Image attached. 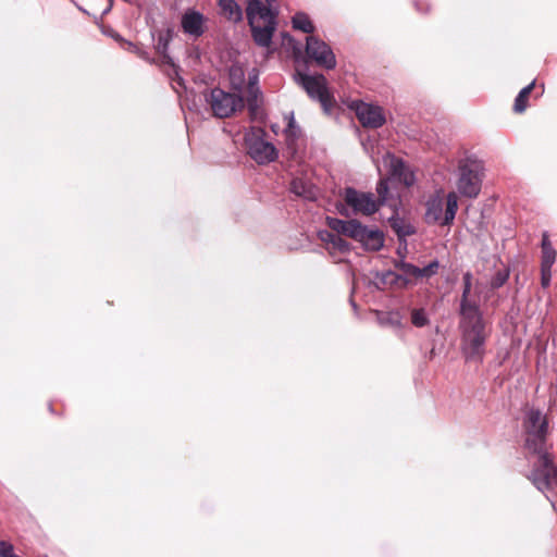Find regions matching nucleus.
I'll return each mask as SVG.
<instances>
[{
    "label": "nucleus",
    "instance_id": "nucleus-46",
    "mask_svg": "<svg viewBox=\"0 0 557 557\" xmlns=\"http://www.w3.org/2000/svg\"><path fill=\"white\" fill-rule=\"evenodd\" d=\"M76 7H77V9H78L79 11H82L83 13L88 14V12H87L84 8H82L81 5L76 4Z\"/></svg>",
    "mask_w": 557,
    "mask_h": 557
},
{
    "label": "nucleus",
    "instance_id": "nucleus-22",
    "mask_svg": "<svg viewBox=\"0 0 557 557\" xmlns=\"http://www.w3.org/2000/svg\"><path fill=\"white\" fill-rule=\"evenodd\" d=\"M319 237L322 242L331 245L333 249L337 250L341 253H348L351 250V245L346 239L342 237V235L334 234L329 231H321L319 233Z\"/></svg>",
    "mask_w": 557,
    "mask_h": 557
},
{
    "label": "nucleus",
    "instance_id": "nucleus-43",
    "mask_svg": "<svg viewBox=\"0 0 557 557\" xmlns=\"http://www.w3.org/2000/svg\"><path fill=\"white\" fill-rule=\"evenodd\" d=\"M113 3H114V0H108V5L103 9V11L101 13V17L107 15L109 12H111V10L113 8Z\"/></svg>",
    "mask_w": 557,
    "mask_h": 557
},
{
    "label": "nucleus",
    "instance_id": "nucleus-4",
    "mask_svg": "<svg viewBox=\"0 0 557 557\" xmlns=\"http://www.w3.org/2000/svg\"><path fill=\"white\" fill-rule=\"evenodd\" d=\"M458 210V197L456 193L450 191L444 199L431 196L425 202L424 221L426 224H440L442 226H450L454 223Z\"/></svg>",
    "mask_w": 557,
    "mask_h": 557
},
{
    "label": "nucleus",
    "instance_id": "nucleus-41",
    "mask_svg": "<svg viewBox=\"0 0 557 557\" xmlns=\"http://www.w3.org/2000/svg\"><path fill=\"white\" fill-rule=\"evenodd\" d=\"M413 4L418 12L426 13L429 11V4L424 0H414Z\"/></svg>",
    "mask_w": 557,
    "mask_h": 557
},
{
    "label": "nucleus",
    "instance_id": "nucleus-6",
    "mask_svg": "<svg viewBox=\"0 0 557 557\" xmlns=\"http://www.w3.org/2000/svg\"><path fill=\"white\" fill-rule=\"evenodd\" d=\"M264 136L265 131L261 127H250L244 136L247 154L260 165L274 162L278 158V150Z\"/></svg>",
    "mask_w": 557,
    "mask_h": 557
},
{
    "label": "nucleus",
    "instance_id": "nucleus-37",
    "mask_svg": "<svg viewBox=\"0 0 557 557\" xmlns=\"http://www.w3.org/2000/svg\"><path fill=\"white\" fill-rule=\"evenodd\" d=\"M401 317L398 312L391 311L386 312L383 318H381V322L384 324H391L394 326L400 325Z\"/></svg>",
    "mask_w": 557,
    "mask_h": 557
},
{
    "label": "nucleus",
    "instance_id": "nucleus-24",
    "mask_svg": "<svg viewBox=\"0 0 557 557\" xmlns=\"http://www.w3.org/2000/svg\"><path fill=\"white\" fill-rule=\"evenodd\" d=\"M219 7L228 21L238 23L243 20L242 8L235 0H219Z\"/></svg>",
    "mask_w": 557,
    "mask_h": 557
},
{
    "label": "nucleus",
    "instance_id": "nucleus-49",
    "mask_svg": "<svg viewBox=\"0 0 557 557\" xmlns=\"http://www.w3.org/2000/svg\"><path fill=\"white\" fill-rule=\"evenodd\" d=\"M72 2H74V0H71Z\"/></svg>",
    "mask_w": 557,
    "mask_h": 557
},
{
    "label": "nucleus",
    "instance_id": "nucleus-27",
    "mask_svg": "<svg viewBox=\"0 0 557 557\" xmlns=\"http://www.w3.org/2000/svg\"><path fill=\"white\" fill-rule=\"evenodd\" d=\"M543 421H547L546 417L542 416V412L540 409L531 408L527 411L524 421H523V429L525 433H529L531 431L535 432Z\"/></svg>",
    "mask_w": 557,
    "mask_h": 557
},
{
    "label": "nucleus",
    "instance_id": "nucleus-21",
    "mask_svg": "<svg viewBox=\"0 0 557 557\" xmlns=\"http://www.w3.org/2000/svg\"><path fill=\"white\" fill-rule=\"evenodd\" d=\"M289 191L306 200H315L317 190L312 183L301 177H294L289 184Z\"/></svg>",
    "mask_w": 557,
    "mask_h": 557
},
{
    "label": "nucleus",
    "instance_id": "nucleus-45",
    "mask_svg": "<svg viewBox=\"0 0 557 557\" xmlns=\"http://www.w3.org/2000/svg\"><path fill=\"white\" fill-rule=\"evenodd\" d=\"M300 52H301L300 47H294V53H295V54H298V53H300Z\"/></svg>",
    "mask_w": 557,
    "mask_h": 557
},
{
    "label": "nucleus",
    "instance_id": "nucleus-15",
    "mask_svg": "<svg viewBox=\"0 0 557 557\" xmlns=\"http://www.w3.org/2000/svg\"><path fill=\"white\" fill-rule=\"evenodd\" d=\"M473 275L467 271L462 275V294L459 300L458 315L481 312L479 302L470 298Z\"/></svg>",
    "mask_w": 557,
    "mask_h": 557
},
{
    "label": "nucleus",
    "instance_id": "nucleus-31",
    "mask_svg": "<svg viewBox=\"0 0 557 557\" xmlns=\"http://www.w3.org/2000/svg\"><path fill=\"white\" fill-rule=\"evenodd\" d=\"M393 264L396 269L401 271L400 275H405L408 277L411 282V278H420V268L417 267L413 263L407 262L406 260H393Z\"/></svg>",
    "mask_w": 557,
    "mask_h": 557
},
{
    "label": "nucleus",
    "instance_id": "nucleus-1",
    "mask_svg": "<svg viewBox=\"0 0 557 557\" xmlns=\"http://www.w3.org/2000/svg\"><path fill=\"white\" fill-rule=\"evenodd\" d=\"M548 421L540 423L535 432L525 433L524 447L536 456L531 471L525 475L540 492L553 491L557 487V466L553 454L547 451Z\"/></svg>",
    "mask_w": 557,
    "mask_h": 557
},
{
    "label": "nucleus",
    "instance_id": "nucleus-11",
    "mask_svg": "<svg viewBox=\"0 0 557 557\" xmlns=\"http://www.w3.org/2000/svg\"><path fill=\"white\" fill-rule=\"evenodd\" d=\"M358 121L363 127L380 128L386 123L383 109L379 106L363 102L362 100H354L350 104Z\"/></svg>",
    "mask_w": 557,
    "mask_h": 557
},
{
    "label": "nucleus",
    "instance_id": "nucleus-25",
    "mask_svg": "<svg viewBox=\"0 0 557 557\" xmlns=\"http://www.w3.org/2000/svg\"><path fill=\"white\" fill-rule=\"evenodd\" d=\"M541 248H542L541 267L542 268H553V265L556 261V250L553 247L547 233H544L542 236Z\"/></svg>",
    "mask_w": 557,
    "mask_h": 557
},
{
    "label": "nucleus",
    "instance_id": "nucleus-29",
    "mask_svg": "<svg viewBox=\"0 0 557 557\" xmlns=\"http://www.w3.org/2000/svg\"><path fill=\"white\" fill-rule=\"evenodd\" d=\"M175 30L172 26L158 30L156 50L158 53L169 51L170 42L173 40Z\"/></svg>",
    "mask_w": 557,
    "mask_h": 557
},
{
    "label": "nucleus",
    "instance_id": "nucleus-3",
    "mask_svg": "<svg viewBox=\"0 0 557 557\" xmlns=\"http://www.w3.org/2000/svg\"><path fill=\"white\" fill-rule=\"evenodd\" d=\"M206 102L210 106L213 116L226 119L245 108V98L240 92H228L220 87H213L203 92Z\"/></svg>",
    "mask_w": 557,
    "mask_h": 557
},
{
    "label": "nucleus",
    "instance_id": "nucleus-36",
    "mask_svg": "<svg viewBox=\"0 0 557 557\" xmlns=\"http://www.w3.org/2000/svg\"><path fill=\"white\" fill-rule=\"evenodd\" d=\"M159 54L161 55L162 63H163L164 65H169V66H171V67L174 70L175 74H176V75H178V72H177L178 66L174 63V60H173V59H172V57L169 54V51H166V52H161V53H159ZM177 83H178L180 85H183V84H184V79H183L181 76H177Z\"/></svg>",
    "mask_w": 557,
    "mask_h": 557
},
{
    "label": "nucleus",
    "instance_id": "nucleus-2",
    "mask_svg": "<svg viewBox=\"0 0 557 557\" xmlns=\"http://www.w3.org/2000/svg\"><path fill=\"white\" fill-rule=\"evenodd\" d=\"M460 351L466 362L482 363L486 354V344L492 335V326L485 320L483 311L458 315Z\"/></svg>",
    "mask_w": 557,
    "mask_h": 557
},
{
    "label": "nucleus",
    "instance_id": "nucleus-40",
    "mask_svg": "<svg viewBox=\"0 0 557 557\" xmlns=\"http://www.w3.org/2000/svg\"><path fill=\"white\" fill-rule=\"evenodd\" d=\"M407 238L398 239V247L396 249V255L399 257L397 260H406L407 255Z\"/></svg>",
    "mask_w": 557,
    "mask_h": 557
},
{
    "label": "nucleus",
    "instance_id": "nucleus-33",
    "mask_svg": "<svg viewBox=\"0 0 557 557\" xmlns=\"http://www.w3.org/2000/svg\"><path fill=\"white\" fill-rule=\"evenodd\" d=\"M509 275H510V270L508 268L497 270L494 273V275L491 277V281H490L491 289L495 290V289L503 287L507 283Z\"/></svg>",
    "mask_w": 557,
    "mask_h": 557
},
{
    "label": "nucleus",
    "instance_id": "nucleus-8",
    "mask_svg": "<svg viewBox=\"0 0 557 557\" xmlns=\"http://www.w3.org/2000/svg\"><path fill=\"white\" fill-rule=\"evenodd\" d=\"M305 52L307 59L320 67L325 70H334L336 67V57L332 48L314 35L306 38Z\"/></svg>",
    "mask_w": 557,
    "mask_h": 557
},
{
    "label": "nucleus",
    "instance_id": "nucleus-30",
    "mask_svg": "<svg viewBox=\"0 0 557 557\" xmlns=\"http://www.w3.org/2000/svg\"><path fill=\"white\" fill-rule=\"evenodd\" d=\"M535 86V81L523 87L517 95L513 103V111L516 113H522L528 107V99Z\"/></svg>",
    "mask_w": 557,
    "mask_h": 557
},
{
    "label": "nucleus",
    "instance_id": "nucleus-44",
    "mask_svg": "<svg viewBox=\"0 0 557 557\" xmlns=\"http://www.w3.org/2000/svg\"><path fill=\"white\" fill-rule=\"evenodd\" d=\"M350 305L352 306V308L356 310L357 309V304L355 302V300L350 297Z\"/></svg>",
    "mask_w": 557,
    "mask_h": 557
},
{
    "label": "nucleus",
    "instance_id": "nucleus-38",
    "mask_svg": "<svg viewBox=\"0 0 557 557\" xmlns=\"http://www.w3.org/2000/svg\"><path fill=\"white\" fill-rule=\"evenodd\" d=\"M0 556L1 557H20L14 553V547L11 543L1 541L0 542Z\"/></svg>",
    "mask_w": 557,
    "mask_h": 557
},
{
    "label": "nucleus",
    "instance_id": "nucleus-35",
    "mask_svg": "<svg viewBox=\"0 0 557 557\" xmlns=\"http://www.w3.org/2000/svg\"><path fill=\"white\" fill-rule=\"evenodd\" d=\"M440 262L437 259L432 260L429 264H426L424 268H420V278L422 277H432L435 275L438 271Z\"/></svg>",
    "mask_w": 557,
    "mask_h": 557
},
{
    "label": "nucleus",
    "instance_id": "nucleus-10",
    "mask_svg": "<svg viewBox=\"0 0 557 557\" xmlns=\"http://www.w3.org/2000/svg\"><path fill=\"white\" fill-rule=\"evenodd\" d=\"M344 201L354 214L372 215L379 211L377 201L372 193H366L348 186L344 189Z\"/></svg>",
    "mask_w": 557,
    "mask_h": 557
},
{
    "label": "nucleus",
    "instance_id": "nucleus-5",
    "mask_svg": "<svg viewBox=\"0 0 557 557\" xmlns=\"http://www.w3.org/2000/svg\"><path fill=\"white\" fill-rule=\"evenodd\" d=\"M296 82L305 89L310 99L319 101L323 111L330 114L335 106V98L327 87V81L321 73L308 74L297 72Z\"/></svg>",
    "mask_w": 557,
    "mask_h": 557
},
{
    "label": "nucleus",
    "instance_id": "nucleus-16",
    "mask_svg": "<svg viewBox=\"0 0 557 557\" xmlns=\"http://www.w3.org/2000/svg\"><path fill=\"white\" fill-rule=\"evenodd\" d=\"M259 83V73L256 69L248 76V86H247V98L245 101V106H247L249 115L253 119L257 116L260 102L259 98L262 97V92L258 85Z\"/></svg>",
    "mask_w": 557,
    "mask_h": 557
},
{
    "label": "nucleus",
    "instance_id": "nucleus-32",
    "mask_svg": "<svg viewBox=\"0 0 557 557\" xmlns=\"http://www.w3.org/2000/svg\"><path fill=\"white\" fill-rule=\"evenodd\" d=\"M388 182H389V177H382L379 180L377 184H376V194H377V198H375V201H377V207L379 209L386 205L388 199H389V185H388Z\"/></svg>",
    "mask_w": 557,
    "mask_h": 557
},
{
    "label": "nucleus",
    "instance_id": "nucleus-14",
    "mask_svg": "<svg viewBox=\"0 0 557 557\" xmlns=\"http://www.w3.org/2000/svg\"><path fill=\"white\" fill-rule=\"evenodd\" d=\"M206 16L194 8H188L182 14L181 27L184 34L199 38L206 33Z\"/></svg>",
    "mask_w": 557,
    "mask_h": 557
},
{
    "label": "nucleus",
    "instance_id": "nucleus-13",
    "mask_svg": "<svg viewBox=\"0 0 557 557\" xmlns=\"http://www.w3.org/2000/svg\"><path fill=\"white\" fill-rule=\"evenodd\" d=\"M275 0H249L246 8L248 25L256 22V17L264 22L277 21L278 9L274 7Z\"/></svg>",
    "mask_w": 557,
    "mask_h": 557
},
{
    "label": "nucleus",
    "instance_id": "nucleus-42",
    "mask_svg": "<svg viewBox=\"0 0 557 557\" xmlns=\"http://www.w3.org/2000/svg\"><path fill=\"white\" fill-rule=\"evenodd\" d=\"M337 211L341 215L345 216V218H349L350 216V211H349V207L345 203V205H337Z\"/></svg>",
    "mask_w": 557,
    "mask_h": 557
},
{
    "label": "nucleus",
    "instance_id": "nucleus-7",
    "mask_svg": "<svg viewBox=\"0 0 557 557\" xmlns=\"http://www.w3.org/2000/svg\"><path fill=\"white\" fill-rule=\"evenodd\" d=\"M459 176L457 189L462 197L476 198L481 191L483 181V165L480 161L467 158L458 165Z\"/></svg>",
    "mask_w": 557,
    "mask_h": 557
},
{
    "label": "nucleus",
    "instance_id": "nucleus-26",
    "mask_svg": "<svg viewBox=\"0 0 557 557\" xmlns=\"http://www.w3.org/2000/svg\"><path fill=\"white\" fill-rule=\"evenodd\" d=\"M292 26L294 29L306 33L309 36H311L315 30V27L312 21L310 20L309 15L302 11L296 12L293 15Z\"/></svg>",
    "mask_w": 557,
    "mask_h": 557
},
{
    "label": "nucleus",
    "instance_id": "nucleus-12",
    "mask_svg": "<svg viewBox=\"0 0 557 557\" xmlns=\"http://www.w3.org/2000/svg\"><path fill=\"white\" fill-rule=\"evenodd\" d=\"M383 161L385 165L388 168V177L397 180L399 183L404 184L407 187H411L416 183L414 172L410 169L407 162L394 154L393 152L387 151L383 157Z\"/></svg>",
    "mask_w": 557,
    "mask_h": 557
},
{
    "label": "nucleus",
    "instance_id": "nucleus-20",
    "mask_svg": "<svg viewBox=\"0 0 557 557\" xmlns=\"http://www.w3.org/2000/svg\"><path fill=\"white\" fill-rule=\"evenodd\" d=\"M373 284L376 289H383L386 285L406 288L411 285L412 282L405 275H400L393 270H386L383 272H376Z\"/></svg>",
    "mask_w": 557,
    "mask_h": 557
},
{
    "label": "nucleus",
    "instance_id": "nucleus-48",
    "mask_svg": "<svg viewBox=\"0 0 557 557\" xmlns=\"http://www.w3.org/2000/svg\"><path fill=\"white\" fill-rule=\"evenodd\" d=\"M49 411L53 413V406L51 404L49 405Z\"/></svg>",
    "mask_w": 557,
    "mask_h": 557
},
{
    "label": "nucleus",
    "instance_id": "nucleus-39",
    "mask_svg": "<svg viewBox=\"0 0 557 557\" xmlns=\"http://www.w3.org/2000/svg\"><path fill=\"white\" fill-rule=\"evenodd\" d=\"M552 281V268H542L541 267V284L544 288H547L550 285Z\"/></svg>",
    "mask_w": 557,
    "mask_h": 557
},
{
    "label": "nucleus",
    "instance_id": "nucleus-47",
    "mask_svg": "<svg viewBox=\"0 0 557 557\" xmlns=\"http://www.w3.org/2000/svg\"><path fill=\"white\" fill-rule=\"evenodd\" d=\"M550 504H552L553 508L556 510V502L555 500H550Z\"/></svg>",
    "mask_w": 557,
    "mask_h": 557
},
{
    "label": "nucleus",
    "instance_id": "nucleus-23",
    "mask_svg": "<svg viewBox=\"0 0 557 557\" xmlns=\"http://www.w3.org/2000/svg\"><path fill=\"white\" fill-rule=\"evenodd\" d=\"M357 222V219L342 220L334 216L326 218L327 226L334 232L346 237H351V231Z\"/></svg>",
    "mask_w": 557,
    "mask_h": 557
},
{
    "label": "nucleus",
    "instance_id": "nucleus-28",
    "mask_svg": "<svg viewBox=\"0 0 557 557\" xmlns=\"http://www.w3.org/2000/svg\"><path fill=\"white\" fill-rule=\"evenodd\" d=\"M228 79L232 90L242 94L245 84L244 69L238 65H232L228 70Z\"/></svg>",
    "mask_w": 557,
    "mask_h": 557
},
{
    "label": "nucleus",
    "instance_id": "nucleus-34",
    "mask_svg": "<svg viewBox=\"0 0 557 557\" xmlns=\"http://www.w3.org/2000/svg\"><path fill=\"white\" fill-rule=\"evenodd\" d=\"M411 323L416 327H424L429 325L430 319L424 308H414L411 310Z\"/></svg>",
    "mask_w": 557,
    "mask_h": 557
},
{
    "label": "nucleus",
    "instance_id": "nucleus-17",
    "mask_svg": "<svg viewBox=\"0 0 557 557\" xmlns=\"http://www.w3.org/2000/svg\"><path fill=\"white\" fill-rule=\"evenodd\" d=\"M264 23L265 24L263 26H260L257 25L256 22H252V25H249V27L255 44L259 47L267 48L272 44V39L277 27V21Z\"/></svg>",
    "mask_w": 557,
    "mask_h": 557
},
{
    "label": "nucleus",
    "instance_id": "nucleus-9",
    "mask_svg": "<svg viewBox=\"0 0 557 557\" xmlns=\"http://www.w3.org/2000/svg\"><path fill=\"white\" fill-rule=\"evenodd\" d=\"M350 231V238L359 243L366 251L376 252L384 247L385 235L376 226H369L357 220L354 228Z\"/></svg>",
    "mask_w": 557,
    "mask_h": 557
},
{
    "label": "nucleus",
    "instance_id": "nucleus-19",
    "mask_svg": "<svg viewBox=\"0 0 557 557\" xmlns=\"http://www.w3.org/2000/svg\"><path fill=\"white\" fill-rule=\"evenodd\" d=\"M393 214L387 219L389 227L396 234L397 239L407 238L417 233L416 227L407 222L404 218L399 216L398 207L396 203L391 205Z\"/></svg>",
    "mask_w": 557,
    "mask_h": 557
},
{
    "label": "nucleus",
    "instance_id": "nucleus-18",
    "mask_svg": "<svg viewBox=\"0 0 557 557\" xmlns=\"http://www.w3.org/2000/svg\"><path fill=\"white\" fill-rule=\"evenodd\" d=\"M286 151L290 158H296L298 153V140L301 137V129L296 124L294 112L288 115V122L284 129Z\"/></svg>",
    "mask_w": 557,
    "mask_h": 557
}]
</instances>
